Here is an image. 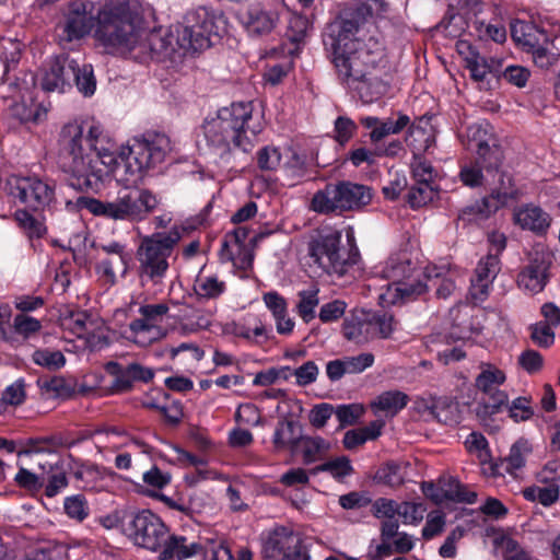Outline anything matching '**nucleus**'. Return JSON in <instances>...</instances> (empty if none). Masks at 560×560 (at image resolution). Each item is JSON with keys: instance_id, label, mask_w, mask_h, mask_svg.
Instances as JSON below:
<instances>
[{"instance_id": "obj_1", "label": "nucleus", "mask_w": 560, "mask_h": 560, "mask_svg": "<svg viewBox=\"0 0 560 560\" xmlns=\"http://www.w3.org/2000/svg\"><path fill=\"white\" fill-rule=\"evenodd\" d=\"M373 15L368 2L345 4L323 32V44L334 63L341 84L355 92L363 103H372L387 90L375 74L376 66L384 58L383 44L374 36H360Z\"/></svg>"}, {"instance_id": "obj_2", "label": "nucleus", "mask_w": 560, "mask_h": 560, "mask_svg": "<svg viewBox=\"0 0 560 560\" xmlns=\"http://www.w3.org/2000/svg\"><path fill=\"white\" fill-rule=\"evenodd\" d=\"M373 15L368 2L345 4L323 32V44L334 63L341 84L355 92L363 103H372L387 90L375 74L376 66L384 58L383 44L374 36H360Z\"/></svg>"}, {"instance_id": "obj_3", "label": "nucleus", "mask_w": 560, "mask_h": 560, "mask_svg": "<svg viewBox=\"0 0 560 560\" xmlns=\"http://www.w3.org/2000/svg\"><path fill=\"white\" fill-rule=\"evenodd\" d=\"M223 15L206 7L190 10L184 16L183 25L177 28L176 37L161 30L145 33L136 49L139 55L149 56L158 61L171 58L176 52V47L184 54L196 52L211 46V36H219L220 24L223 23Z\"/></svg>"}, {"instance_id": "obj_4", "label": "nucleus", "mask_w": 560, "mask_h": 560, "mask_svg": "<svg viewBox=\"0 0 560 560\" xmlns=\"http://www.w3.org/2000/svg\"><path fill=\"white\" fill-rule=\"evenodd\" d=\"M59 167L70 175L69 185L77 190L97 188L103 177L113 171L116 158L112 151L98 147L85 151L83 147V127L67 124L59 136Z\"/></svg>"}, {"instance_id": "obj_5", "label": "nucleus", "mask_w": 560, "mask_h": 560, "mask_svg": "<svg viewBox=\"0 0 560 560\" xmlns=\"http://www.w3.org/2000/svg\"><path fill=\"white\" fill-rule=\"evenodd\" d=\"M143 34V18L135 0H116L97 10L95 38L120 54L136 50Z\"/></svg>"}, {"instance_id": "obj_6", "label": "nucleus", "mask_w": 560, "mask_h": 560, "mask_svg": "<svg viewBox=\"0 0 560 560\" xmlns=\"http://www.w3.org/2000/svg\"><path fill=\"white\" fill-rule=\"evenodd\" d=\"M252 114L253 107L249 102L233 103L219 109L215 117L206 119L202 125L207 144L220 156L233 149L250 151L253 138L260 131L259 127L249 125Z\"/></svg>"}, {"instance_id": "obj_7", "label": "nucleus", "mask_w": 560, "mask_h": 560, "mask_svg": "<svg viewBox=\"0 0 560 560\" xmlns=\"http://www.w3.org/2000/svg\"><path fill=\"white\" fill-rule=\"evenodd\" d=\"M172 151L171 139L161 132H147L133 138L121 165H117L115 176L124 188L139 187L145 173L164 162Z\"/></svg>"}, {"instance_id": "obj_8", "label": "nucleus", "mask_w": 560, "mask_h": 560, "mask_svg": "<svg viewBox=\"0 0 560 560\" xmlns=\"http://www.w3.org/2000/svg\"><path fill=\"white\" fill-rule=\"evenodd\" d=\"M185 231V228L174 226L168 232H156L142 238L136 254L142 283H162L170 268L168 258Z\"/></svg>"}, {"instance_id": "obj_9", "label": "nucleus", "mask_w": 560, "mask_h": 560, "mask_svg": "<svg viewBox=\"0 0 560 560\" xmlns=\"http://www.w3.org/2000/svg\"><path fill=\"white\" fill-rule=\"evenodd\" d=\"M75 84L84 96H92L96 90V79L91 65H79L69 55L55 57L42 72L39 85L45 92L63 93L66 88Z\"/></svg>"}, {"instance_id": "obj_10", "label": "nucleus", "mask_w": 560, "mask_h": 560, "mask_svg": "<svg viewBox=\"0 0 560 560\" xmlns=\"http://www.w3.org/2000/svg\"><path fill=\"white\" fill-rule=\"evenodd\" d=\"M341 237L340 231H328L318 234L308 245L311 258L328 275L341 277L358 262V249L342 246Z\"/></svg>"}, {"instance_id": "obj_11", "label": "nucleus", "mask_w": 560, "mask_h": 560, "mask_svg": "<svg viewBox=\"0 0 560 560\" xmlns=\"http://www.w3.org/2000/svg\"><path fill=\"white\" fill-rule=\"evenodd\" d=\"M372 200V190L369 186L340 182L329 184L325 189L317 191L312 199V209L319 213L355 211L368 206Z\"/></svg>"}, {"instance_id": "obj_12", "label": "nucleus", "mask_w": 560, "mask_h": 560, "mask_svg": "<svg viewBox=\"0 0 560 560\" xmlns=\"http://www.w3.org/2000/svg\"><path fill=\"white\" fill-rule=\"evenodd\" d=\"M480 369L481 372L476 377L475 384L485 397L478 401L475 413L478 420L487 425L491 416L502 410L509 397L506 393L498 389L505 381L504 372L492 364L485 363Z\"/></svg>"}, {"instance_id": "obj_13", "label": "nucleus", "mask_w": 560, "mask_h": 560, "mask_svg": "<svg viewBox=\"0 0 560 560\" xmlns=\"http://www.w3.org/2000/svg\"><path fill=\"white\" fill-rule=\"evenodd\" d=\"M126 533L136 546L152 552H161L170 535L162 520L148 510L131 515Z\"/></svg>"}, {"instance_id": "obj_14", "label": "nucleus", "mask_w": 560, "mask_h": 560, "mask_svg": "<svg viewBox=\"0 0 560 560\" xmlns=\"http://www.w3.org/2000/svg\"><path fill=\"white\" fill-rule=\"evenodd\" d=\"M261 553L271 560H308L299 533L285 526H277L262 536Z\"/></svg>"}, {"instance_id": "obj_15", "label": "nucleus", "mask_w": 560, "mask_h": 560, "mask_svg": "<svg viewBox=\"0 0 560 560\" xmlns=\"http://www.w3.org/2000/svg\"><path fill=\"white\" fill-rule=\"evenodd\" d=\"M159 200L149 189L125 188L114 200V220L139 222L158 207Z\"/></svg>"}, {"instance_id": "obj_16", "label": "nucleus", "mask_w": 560, "mask_h": 560, "mask_svg": "<svg viewBox=\"0 0 560 560\" xmlns=\"http://www.w3.org/2000/svg\"><path fill=\"white\" fill-rule=\"evenodd\" d=\"M94 4L92 2L75 1L69 5L65 14V21L59 24L60 42L71 43L79 40L96 27V16H94Z\"/></svg>"}, {"instance_id": "obj_17", "label": "nucleus", "mask_w": 560, "mask_h": 560, "mask_svg": "<svg viewBox=\"0 0 560 560\" xmlns=\"http://www.w3.org/2000/svg\"><path fill=\"white\" fill-rule=\"evenodd\" d=\"M12 194L33 211H44L55 200V187L38 177L16 179Z\"/></svg>"}, {"instance_id": "obj_18", "label": "nucleus", "mask_w": 560, "mask_h": 560, "mask_svg": "<svg viewBox=\"0 0 560 560\" xmlns=\"http://www.w3.org/2000/svg\"><path fill=\"white\" fill-rule=\"evenodd\" d=\"M552 254L544 243H537L533 246L528 255L527 265V290L533 293L541 292L547 285L552 265Z\"/></svg>"}, {"instance_id": "obj_19", "label": "nucleus", "mask_w": 560, "mask_h": 560, "mask_svg": "<svg viewBox=\"0 0 560 560\" xmlns=\"http://www.w3.org/2000/svg\"><path fill=\"white\" fill-rule=\"evenodd\" d=\"M240 21L250 36H262L275 28L278 14L254 3L240 13Z\"/></svg>"}, {"instance_id": "obj_20", "label": "nucleus", "mask_w": 560, "mask_h": 560, "mask_svg": "<svg viewBox=\"0 0 560 560\" xmlns=\"http://www.w3.org/2000/svg\"><path fill=\"white\" fill-rule=\"evenodd\" d=\"M518 195V190L492 191L489 196L465 208L459 218L464 219L466 215H472L475 219H487L501 207L509 205L510 200L516 199Z\"/></svg>"}, {"instance_id": "obj_21", "label": "nucleus", "mask_w": 560, "mask_h": 560, "mask_svg": "<svg viewBox=\"0 0 560 560\" xmlns=\"http://www.w3.org/2000/svg\"><path fill=\"white\" fill-rule=\"evenodd\" d=\"M548 40L549 37L544 26L538 25L534 21H527V48H532L533 62L541 70L549 69L556 60L553 54L540 47L541 44Z\"/></svg>"}, {"instance_id": "obj_22", "label": "nucleus", "mask_w": 560, "mask_h": 560, "mask_svg": "<svg viewBox=\"0 0 560 560\" xmlns=\"http://www.w3.org/2000/svg\"><path fill=\"white\" fill-rule=\"evenodd\" d=\"M472 311V308L467 306H456L450 310V339L454 341L467 340L472 334L480 330L479 323L474 319Z\"/></svg>"}, {"instance_id": "obj_23", "label": "nucleus", "mask_w": 560, "mask_h": 560, "mask_svg": "<svg viewBox=\"0 0 560 560\" xmlns=\"http://www.w3.org/2000/svg\"><path fill=\"white\" fill-rule=\"evenodd\" d=\"M343 336L349 341L363 345L373 340V330L369 312L363 310L353 312L346 317L342 325Z\"/></svg>"}, {"instance_id": "obj_24", "label": "nucleus", "mask_w": 560, "mask_h": 560, "mask_svg": "<svg viewBox=\"0 0 560 560\" xmlns=\"http://www.w3.org/2000/svg\"><path fill=\"white\" fill-rule=\"evenodd\" d=\"M410 118L405 114H399L397 119L392 117L387 119H380L377 117L368 116L361 119V124L371 129L370 139L373 143L383 140L389 135L399 133L408 126Z\"/></svg>"}, {"instance_id": "obj_25", "label": "nucleus", "mask_w": 560, "mask_h": 560, "mask_svg": "<svg viewBox=\"0 0 560 560\" xmlns=\"http://www.w3.org/2000/svg\"><path fill=\"white\" fill-rule=\"evenodd\" d=\"M302 436V425L299 421L282 418L277 423L272 443L277 450L289 447L292 452H296Z\"/></svg>"}, {"instance_id": "obj_26", "label": "nucleus", "mask_w": 560, "mask_h": 560, "mask_svg": "<svg viewBox=\"0 0 560 560\" xmlns=\"http://www.w3.org/2000/svg\"><path fill=\"white\" fill-rule=\"evenodd\" d=\"M524 465L525 441L521 438L511 445L509 453L493 466V471L500 475L506 472L513 478H518L522 475Z\"/></svg>"}, {"instance_id": "obj_27", "label": "nucleus", "mask_w": 560, "mask_h": 560, "mask_svg": "<svg viewBox=\"0 0 560 560\" xmlns=\"http://www.w3.org/2000/svg\"><path fill=\"white\" fill-rule=\"evenodd\" d=\"M202 550V546L198 542L187 544V538L184 536L168 535V541L159 555V560H170L177 558L184 560L198 555Z\"/></svg>"}, {"instance_id": "obj_28", "label": "nucleus", "mask_w": 560, "mask_h": 560, "mask_svg": "<svg viewBox=\"0 0 560 560\" xmlns=\"http://www.w3.org/2000/svg\"><path fill=\"white\" fill-rule=\"evenodd\" d=\"M428 290V285L419 279L400 281L396 287H388L386 295L393 304L416 300Z\"/></svg>"}, {"instance_id": "obj_29", "label": "nucleus", "mask_w": 560, "mask_h": 560, "mask_svg": "<svg viewBox=\"0 0 560 560\" xmlns=\"http://www.w3.org/2000/svg\"><path fill=\"white\" fill-rule=\"evenodd\" d=\"M406 141L412 149L413 155L429 151L435 141L433 129L429 126V120L421 119L420 124L412 125L409 128Z\"/></svg>"}, {"instance_id": "obj_30", "label": "nucleus", "mask_w": 560, "mask_h": 560, "mask_svg": "<svg viewBox=\"0 0 560 560\" xmlns=\"http://www.w3.org/2000/svg\"><path fill=\"white\" fill-rule=\"evenodd\" d=\"M503 152L499 144L493 142L489 144L487 141L480 140L477 143V160L476 163L481 168H485L487 172L495 171L498 173V168L502 162Z\"/></svg>"}, {"instance_id": "obj_31", "label": "nucleus", "mask_w": 560, "mask_h": 560, "mask_svg": "<svg viewBox=\"0 0 560 560\" xmlns=\"http://www.w3.org/2000/svg\"><path fill=\"white\" fill-rule=\"evenodd\" d=\"M409 401V396L400 390H387L380 394L371 404V407L392 416L397 415L406 407Z\"/></svg>"}, {"instance_id": "obj_32", "label": "nucleus", "mask_w": 560, "mask_h": 560, "mask_svg": "<svg viewBox=\"0 0 560 560\" xmlns=\"http://www.w3.org/2000/svg\"><path fill=\"white\" fill-rule=\"evenodd\" d=\"M551 214L536 205H527V230L539 237L548 234L552 224Z\"/></svg>"}, {"instance_id": "obj_33", "label": "nucleus", "mask_w": 560, "mask_h": 560, "mask_svg": "<svg viewBox=\"0 0 560 560\" xmlns=\"http://www.w3.org/2000/svg\"><path fill=\"white\" fill-rule=\"evenodd\" d=\"M329 448V442L320 436H302L299 442V450H301L303 462L306 465L320 459Z\"/></svg>"}, {"instance_id": "obj_34", "label": "nucleus", "mask_w": 560, "mask_h": 560, "mask_svg": "<svg viewBox=\"0 0 560 560\" xmlns=\"http://www.w3.org/2000/svg\"><path fill=\"white\" fill-rule=\"evenodd\" d=\"M131 335L128 337L135 343L145 347L158 339L159 328L152 325L145 317L133 319L129 324Z\"/></svg>"}, {"instance_id": "obj_35", "label": "nucleus", "mask_w": 560, "mask_h": 560, "mask_svg": "<svg viewBox=\"0 0 560 560\" xmlns=\"http://www.w3.org/2000/svg\"><path fill=\"white\" fill-rule=\"evenodd\" d=\"M413 268L408 259L389 258L382 270L385 279L390 280L388 287H396L398 282L408 280L412 275Z\"/></svg>"}, {"instance_id": "obj_36", "label": "nucleus", "mask_w": 560, "mask_h": 560, "mask_svg": "<svg viewBox=\"0 0 560 560\" xmlns=\"http://www.w3.org/2000/svg\"><path fill=\"white\" fill-rule=\"evenodd\" d=\"M319 289L312 287L298 293L296 313L305 322L310 323L315 318V308L319 304Z\"/></svg>"}, {"instance_id": "obj_37", "label": "nucleus", "mask_w": 560, "mask_h": 560, "mask_svg": "<svg viewBox=\"0 0 560 560\" xmlns=\"http://www.w3.org/2000/svg\"><path fill=\"white\" fill-rule=\"evenodd\" d=\"M433 420L446 425H456L460 421L458 404L450 397H438Z\"/></svg>"}, {"instance_id": "obj_38", "label": "nucleus", "mask_w": 560, "mask_h": 560, "mask_svg": "<svg viewBox=\"0 0 560 560\" xmlns=\"http://www.w3.org/2000/svg\"><path fill=\"white\" fill-rule=\"evenodd\" d=\"M194 291L199 300L217 299L225 291V283L214 276L199 277Z\"/></svg>"}, {"instance_id": "obj_39", "label": "nucleus", "mask_w": 560, "mask_h": 560, "mask_svg": "<svg viewBox=\"0 0 560 560\" xmlns=\"http://www.w3.org/2000/svg\"><path fill=\"white\" fill-rule=\"evenodd\" d=\"M322 471L329 472L336 479H341L343 477L350 476L353 472V468L351 466L350 459L347 456H340L316 466L311 470V474L316 475Z\"/></svg>"}, {"instance_id": "obj_40", "label": "nucleus", "mask_w": 560, "mask_h": 560, "mask_svg": "<svg viewBox=\"0 0 560 560\" xmlns=\"http://www.w3.org/2000/svg\"><path fill=\"white\" fill-rule=\"evenodd\" d=\"M32 359L35 364L49 371L60 370L66 364V358L59 350L37 349Z\"/></svg>"}, {"instance_id": "obj_41", "label": "nucleus", "mask_w": 560, "mask_h": 560, "mask_svg": "<svg viewBox=\"0 0 560 560\" xmlns=\"http://www.w3.org/2000/svg\"><path fill=\"white\" fill-rule=\"evenodd\" d=\"M14 218L19 226L24 230V232L27 234L30 238H39L46 232V228L44 226V224L39 220L34 218L26 209L16 210L14 213Z\"/></svg>"}, {"instance_id": "obj_42", "label": "nucleus", "mask_w": 560, "mask_h": 560, "mask_svg": "<svg viewBox=\"0 0 560 560\" xmlns=\"http://www.w3.org/2000/svg\"><path fill=\"white\" fill-rule=\"evenodd\" d=\"M499 271V257L497 255H492V253H489L485 258L480 259V261L478 262L475 269L474 278L492 284Z\"/></svg>"}, {"instance_id": "obj_43", "label": "nucleus", "mask_w": 560, "mask_h": 560, "mask_svg": "<svg viewBox=\"0 0 560 560\" xmlns=\"http://www.w3.org/2000/svg\"><path fill=\"white\" fill-rule=\"evenodd\" d=\"M369 317L371 319V328L373 330V339L376 338H388L394 330V316L381 312V313H371L369 312Z\"/></svg>"}, {"instance_id": "obj_44", "label": "nucleus", "mask_w": 560, "mask_h": 560, "mask_svg": "<svg viewBox=\"0 0 560 560\" xmlns=\"http://www.w3.org/2000/svg\"><path fill=\"white\" fill-rule=\"evenodd\" d=\"M97 270L112 282L116 281V275L119 272L121 276L127 273V254L120 256H113V258L105 259L97 265Z\"/></svg>"}, {"instance_id": "obj_45", "label": "nucleus", "mask_w": 560, "mask_h": 560, "mask_svg": "<svg viewBox=\"0 0 560 560\" xmlns=\"http://www.w3.org/2000/svg\"><path fill=\"white\" fill-rule=\"evenodd\" d=\"M559 498V487L549 485L545 487H527V500L539 502L545 506H550Z\"/></svg>"}, {"instance_id": "obj_46", "label": "nucleus", "mask_w": 560, "mask_h": 560, "mask_svg": "<svg viewBox=\"0 0 560 560\" xmlns=\"http://www.w3.org/2000/svg\"><path fill=\"white\" fill-rule=\"evenodd\" d=\"M435 196L434 189L429 182H417L408 192V202L412 208H420L432 201Z\"/></svg>"}, {"instance_id": "obj_47", "label": "nucleus", "mask_w": 560, "mask_h": 560, "mask_svg": "<svg viewBox=\"0 0 560 560\" xmlns=\"http://www.w3.org/2000/svg\"><path fill=\"white\" fill-rule=\"evenodd\" d=\"M281 160L280 149L273 145H266L257 153V164L261 171H276Z\"/></svg>"}, {"instance_id": "obj_48", "label": "nucleus", "mask_w": 560, "mask_h": 560, "mask_svg": "<svg viewBox=\"0 0 560 560\" xmlns=\"http://www.w3.org/2000/svg\"><path fill=\"white\" fill-rule=\"evenodd\" d=\"M105 369L115 376L113 386L117 392H126L132 387L133 381L128 373V366L122 368L119 363L110 361Z\"/></svg>"}, {"instance_id": "obj_49", "label": "nucleus", "mask_w": 560, "mask_h": 560, "mask_svg": "<svg viewBox=\"0 0 560 560\" xmlns=\"http://www.w3.org/2000/svg\"><path fill=\"white\" fill-rule=\"evenodd\" d=\"M530 338L532 340L541 348H549L555 342L553 326L547 322H539L534 324L532 327Z\"/></svg>"}, {"instance_id": "obj_50", "label": "nucleus", "mask_w": 560, "mask_h": 560, "mask_svg": "<svg viewBox=\"0 0 560 560\" xmlns=\"http://www.w3.org/2000/svg\"><path fill=\"white\" fill-rule=\"evenodd\" d=\"M374 480L377 483L386 485L394 488L402 483L404 477L400 474V468L398 465L386 464L376 471Z\"/></svg>"}, {"instance_id": "obj_51", "label": "nucleus", "mask_w": 560, "mask_h": 560, "mask_svg": "<svg viewBox=\"0 0 560 560\" xmlns=\"http://www.w3.org/2000/svg\"><path fill=\"white\" fill-rule=\"evenodd\" d=\"M63 508L69 517L78 521H83L89 514L86 500L81 494L66 498Z\"/></svg>"}, {"instance_id": "obj_52", "label": "nucleus", "mask_w": 560, "mask_h": 560, "mask_svg": "<svg viewBox=\"0 0 560 560\" xmlns=\"http://www.w3.org/2000/svg\"><path fill=\"white\" fill-rule=\"evenodd\" d=\"M347 374H359L371 368L374 363V355L370 352L360 353L343 359Z\"/></svg>"}, {"instance_id": "obj_53", "label": "nucleus", "mask_w": 560, "mask_h": 560, "mask_svg": "<svg viewBox=\"0 0 560 560\" xmlns=\"http://www.w3.org/2000/svg\"><path fill=\"white\" fill-rule=\"evenodd\" d=\"M13 328L19 335L28 338L42 329V324L34 317L18 314L13 319Z\"/></svg>"}, {"instance_id": "obj_54", "label": "nucleus", "mask_w": 560, "mask_h": 560, "mask_svg": "<svg viewBox=\"0 0 560 560\" xmlns=\"http://www.w3.org/2000/svg\"><path fill=\"white\" fill-rule=\"evenodd\" d=\"M467 68L470 70L471 78L476 81H482L487 73L491 71V67L487 59L478 52L471 51L470 57L466 58Z\"/></svg>"}, {"instance_id": "obj_55", "label": "nucleus", "mask_w": 560, "mask_h": 560, "mask_svg": "<svg viewBox=\"0 0 560 560\" xmlns=\"http://www.w3.org/2000/svg\"><path fill=\"white\" fill-rule=\"evenodd\" d=\"M363 408L360 405H340L335 409V415L340 427L351 425L361 417Z\"/></svg>"}, {"instance_id": "obj_56", "label": "nucleus", "mask_w": 560, "mask_h": 560, "mask_svg": "<svg viewBox=\"0 0 560 560\" xmlns=\"http://www.w3.org/2000/svg\"><path fill=\"white\" fill-rule=\"evenodd\" d=\"M335 415V408L332 405L322 402L315 405L310 411V422L313 427L319 429L323 428L327 421Z\"/></svg>"}, {"instance_id": "obj_57", "label": "nucleus", "mask_w": 560, "mask_h": 560, "mask_svg": "<svg viewBox=\"0 0 560 560\" xmlns=\"http://www.w3.org/2000/svg\"><path fill=\"white\" fill-rule=\"evenodd\" d=\"M296 384L299 386H306L314 383L318 375V368L314 361H307L301 366L293 369Z\"/></svg>"}, {"instance_id": "obj_58", "label": "nucleus", "mask_w": 560, "mask_h": 560, "mask_svg": "<svg viewBox=\"0 0 560 560\" xmlns=\"http://www.w3.org/2000/svg\"><path fill=\"white\" fill-rule=\"evenodd\" d=\"M284 173L291 180H298L304 177L307 173L305 159L293 153L290 160L284 164Z\"/></svg>"}, {"instance_id": "obj_59", "label": "nucleus", "mask_w": 560, "mask_h": 560, "mask_svg": "<svg viewBox=\"0 0 560 560\" xmlns=\"http://www.w3.org/2000/svg\"><path fill=\"white\" fill-rule=\"evenodd\" d=\"M347 304L343 301L335 300L324 304L319 311V319L323 323H330L339 319L346 311Z\"/></svg>"}, {"instance_id": "obj_60", "label": "nucleus", "mask_w": 560, "mask_h": 560, "mask_svg": "<svg viewBox=\"0 0 560 560\" xmlns=\"http://www.w3.org/2000/svg\"><path fill=\"white\" fill-rule=\"evenodd\" d=\"M466 447L471 453L476 452L481 462H486L490 456L488 442L481 433H470L466 440Z\"/></svg>"}, {"instance_id": "obj_61", "label": "nucleus", "mask_w": 560, "mask_h": 560, "mask_svg": "<svg viewBox=\"0 0 560 560\" xmlns=\"http://www.w3.org/2000/svg\"><path fill=\"white\" fill-rule=\"evenodd\" d=\"M52 553V550L44 548L35 549L27 555L9 550L3 553L0 560H54Z\"/></svg>"}, {"instance_id": "obj_62", "label": "nucleus", "mask_w": 560, "mask_h": 560, "mask_svg": "<svg viewBox=\"0 0 560 560\" xmlns=\"http://www.w3.org/2000/svg\"><path fill=\"white\" fill-rule=\"evenodd\" d=\"M20 43L11 39L0 40V58L7 68H9L10 63H16L20 59Z\"/></svg>"}, {"instance_id": "obj_63", "label": "nucleus", "mask_w": 560, "mask_h": 560, "mask_svg": "<svg viewBox=\"0 0 560 560\" xmlns=\"http://www.w3.org/2000/svg\"><path fill=\"white\" fill-rule=\"evenodd\" d=\"M412 173L417 182H429L431 183L434 177V170L430 163L424 161L420 154L413 155V162L411 163Z\"/></svg>"}, {"instance_id": "obj_64", "label": "nucleus", "mask_w": 560, "mask_h": 560, "mask_svg": "<svg viewBox=\"0 0 560 560\" xmlns=\"http://www.w3.org/2000/svg\"><path fill=\"white\" fill-rule=\"evenodd\" d=\"M438 397L418 396L413 401V410L425 421L433 420Z\"/></svg>"}]
</instances>
